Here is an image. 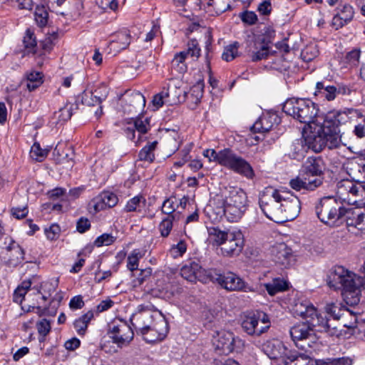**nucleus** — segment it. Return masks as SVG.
<instances>
[{"instance_id":"f257e3e1","label":"nucleus","mask_w":365,"mask_h":365,"mask_svg":"<svg viewBox=\"0 0 365 365\" xmlns=\"http://www.w3.org/2000/svg\"><path fill=\"white\" fill-rule=\"evenodd\" d=\"M210 207L216 219L225 216L230 222H236L244 215L247 207V196L240 187H225L210 200Z\"/></svg>"},{"instance_id":"f03ea898","label":"nucleus","mask_w":365,"mask_h":365,"mask_svg":"<svg viewBox=\"0 0 365 365\" xmlns=\"http://www.w3.org/2000/svg\"><path fill=\"white\" fill-rule=\"evenodd\" d=\"M363 277H359L344 267L337 266L330 269L327 282L330 288L341 290L346 304L355 306L360 302L361 287L365 289V262L361 268Z\"/></svg>"},{"instance_id":"7ed1b4c3","label":"nucleus","mask_w":365,"mask_h":365,"mask_svg":"<svg viewBox=\"0 0 365 365\" xmlns=\"http://www.w3.org/2000/svg\"><path fill=\"white\" fill-rule=\"evenodd\" d=\"M283 111L301 123L308 125L322 121L317 105L308 98H289L283 104Z\"/></svg>"},{"instance_id":"20e7f679","label":"nucleus","mask_w":365,"mask_h":365,"mask_svg":"<svg viewBox=\"0 0 365 365\" xmlns=\"http://www.w3.org/2000/svg\"><path fill=\"white\" fill-rule=\"evenodd\" d=\"M347 209L342 206L335 197L327 196L321 198L315 205L318 218L324 224L334 225L337 220L346 218Z\"/></svg>"},{"instance_id":"39448f33","label":"nucleus","mask_w":365,"mask_h":365,"mask_svg":"<svg viewBox=\"0 0 365 365\" xmlns=\"http://www.w3.org/2000/svg\"><path fill=\"white\" fill-rule=\"evenodd\" d=\"M281 195V190L267 189L259 200V207L264 215L277 223L284 222L281 200L277 196Z\"/></svg>"},{"instance_id":"423d86ee","label":"nucleus","mask_w":365,"mask_h":365,"mask_svg":"<svg viewBox=\"0 0 365 365\" xmlns=\"http://www.w3.org/2000/svg\"><path fill=\"white\" fill-rule=\"evenodd\" d=\"M218 163L235 173L245 176L247 179H252L255 172L251 165L241 156L237 155L235 151L230 148L220 150Z\"/></svg>"},{"instance_id":"0eeeda50","label":"nucleus","mask_w":365,"mask_h":365,"mask_svg":"<svg viewBox=\"0 0 365 365\" xmlns=\"http://www.w3.org/2000/svg\"><path fill=\"white\" fill-rule=\"evenodd\" d=\"M207 279L217 282L222 287L230 291L255 292L257 288L246 284L236 274L229 272L225 274L220 273L215 269H210L206 272Z\"/></svg>"},{"instance_id":"6e6552de","label":"nucleus","mask_w":365,"mask_h":365,"mask_svg":"<svg viewBox=\"0 0 365 365\" xmlns=\"http://www.w3.org/2000/svg\"><path fill=\"white\" fill-rule=\"evenodd\" d=\"M365 193V185L357 184L349 179L340 180L336 185V195L341 201L356 205Z\"/></svg>"},{"instance_id":"1a4fd4ad","label":"nucleus","mask_w":365,"mask_h":365,"mask_svg":"<svg viewBox=\"0 0 365 365\" xmlns=\"http://www.w3.org/2000/svg\"><path fill=\"white\" fill-rule=\"evenodd\" d=\"M289 334L295 346L306 352L316 342V335L309 322H302L291 327Z\"/></svg>"},{"instance_id":"9d476101","label":"nucleus","mask_w":365,"mask_h":365,"mask_svg":"<svg viewBox=\"0 0 365 365\" xmlns=\"http://www.w3.org/2000/svg\"><path fill=\"white\" fill-rule=\"evenodd\" d=\"M213 345L219 354L227 355L233 351H240L244 347V341L235 337L232 332L221 330L214 336Z\"/></svg>"},{"instance_id":"9b49d317","label":"nucleus","mask_w":365,"mask_h":365,"mask_svg":"<svg viewBox=\"0 0 365 365\" xmlns=\"http://www.w3.org/2000/svg\"><path fill=\"white\" fill-rule=\"evenodd\" d=\"M108 334L118 348L128 346L133 341L134 332L126 321L114 320L110 325Z\"/></svg>"},{"instance_id":"f8f14e48","label":"nucleus","mask_w":365,"mask_h":365,"mask_svg":"<svg viewBox=\"0 0 365 365\" xmlns=\"http://www.w3.org/2000/svg\"><path fill=\"white\" fill-rule=\"evenodd\" d=\"M119 101L123 111L128 114L140 113L145 106V98L136 91H126Z\"/></svg>"},{"instance_id":"ddd939ff","label":"nucleus","mask_w":365,"mask_h":365,"mask_svg":"<svg viewBox=\"0 0 365 365\" xmlns=\"http://www.w3.org/2000/svg\"><path fill=\"white\" fill-rule=\"evenodd\" d=\"M262 350L271 359L281 360L285 365H287L288 358H293L292 351L282 341L277 339L266 341L262 345Z\"/></svg>"},{"instance_id":"4468645a","label":"nucleus","mask_w":365,"mask_h":365,"mask_svg":"<svg viewBox=\"0 0 365 365\" xmlns=\"http://www.w3.org/2000/svg\"><path fill=\"white\" fill-rule=\"evenodd\" d=\"M277 197L281 200L284 222L294 220L301 210L299 199L294 194L285 190H281V195Z\"/></svg>"},{"instance_id":"2eb2a0df","label":"nucleus","mask_w":365,"mask_h":365,"mask_svg":"<svg viewBox=\"0 0 365 365\" xmlns=\"http://www.w3.org/2000/svg\"><path fill=\"white\" fill-rule=\"evenodd\" d=\"M187 56L198 58L200 56V48L198 42L195 39H191L187 44V48L175 55L171 61V67L179 73H183L187 71V67L185 63V59Z\"/></svg>"},{"instance_id":"dca6fc26","label":"nucleus","mask_w":365,"mask_h":365,"mask_svg":"<svg viewBox=\"0 0 365 365\" xmlns=\"http://www.w3.org/2000/svg\"><path fill=\"white\" fill-rule=\"evenodd\" d=\"M310 131L304 135V142L307 147L316 153L325 148L324 125L319 120L317 123L310 124Z\"/></svg>"},{"instance_id":"f3484780","label":"nucleus","mask_w":365,"mask_h":365,"mask_svg":"<svg viewBox=\"0 0 365 365\" xmlns=\"http://www.w3.org/2000/svg\"><path fill=\"white\" fill-rule=\"evenodd\" d=\"M168 332V324L161 314H157L155 322L144 334H138L148 343H154L163 340Z\"/></svg>"},{"instance_id":"a211bd4d","label":"nucleus","mask_w":365,"mask_h":365,"mask_svg":"<svg viewBox=\"0 0 365 365\" xmlns=\"http://www.w3.org/2000/svg\"><path fill=\"white\" fill-rule=\"evenodd\" d=\"M157 314L149 309H144L142 305L138 307V312L133 314L130 318L131 324L137 334H144L143 331L155 322Z\"/></svg>"},{"instance_id":"6ab92c4d","label":"nucleus","mask_w":365,"mask_h":365,"mask_svg":"<svg viewBox=\"0 0 365 365\" xmlns=\"http://www.w3.org/2000/svg\"><path fill=\"white\" fill-rule=\"evenodd\" d=\"M244 247V237L240 232H230L220 247L221 255L224 257L238 256Z\"/></svg>"},{"instance_id":"aec40b11","label":"nucleus","mask_w":365,"mask_h":365,"mask_svg":"<svg viewBox=\"0 0 365 365\" xmlns=\"http://www.w3.org/2000/svg\"><path fill=\"white\" fill-rule=\"evenodd\" d=\"M272 260L276 263L287 267L291 264L293 255L291 248L286 244L277 243L274 245L270 250Z\"/></svg>"},{"instance_id":"412c9836","label":"nucleus","mask_w":365,"mask_h":365,"mask_svg":"<svg viewBox=\"0 0 365 365\" xmlns=\"http://www.w3.org/2000/svg\"><path fill=\"white\" fill-rule=\"evenodd\" d=\"M118 202V197L115 194L109 191H103L95 197L89 205L93 208L96 212H98L106 208L113 207Z\"/></svg>"},{"instance_id":"4be33fe9","label":"nucleus","mask_w":365,"mask_h":365,"mask_svg":"<svg viewBox=\"0 0 365 365\" xmlns=\"http://www.w3.org/2000/svg\"><path fill=\"white\" fill-rule=\"evenodd\" d=\"M207 270L203 269L198 263L190 262L182 266L180 269V274L184 279L191 282L197 280L203 281L205 277L207 278L206 274Z\"/></svg>"},{"instance_id":"5701e85b","label":"nucleus","mask_w":365,"mask_h":365,"mask_svg":"<svg viewBox=\"0 0 365 365\" xmlns=\"http://www.w3.org/2000/svg\"><path fill=\"white\" fill-rule=\"evenodd\" d=\"M354 11L353 7L348 4L340 5L337 7V12L332 19V26L337 30L349 24L354 18Z\"/></svg>"},{"instance_id":"b1692460","label":"nucleus","mask_w":365,"mask_h":365,"mask_svg":"<svg viewBox=\"0 0 365 365\" xmlns=\"http://www.w3.org/2000/svg\"><path fill=\"white\" fill-rule=\"evenodd\" d=\"M279 123V118L275 113H266L260 116L251 128L254 133H264L272 129Z\"/></svg>"},{"instance_id":"393cba45","label":"nucleus","mask_w":365,"mask_h":365,"mask_svg":"<svg viewBox=\"0 0 365 365\" xmlns=\"http://www.w3.org/2000/svg\"><path fill=\"white\" fill-rule=\"evenodd\" d=\"M345 220L348 227H353L365 233V208L347 209Z\"/></svg>"},{"instance_id":"a878e982","label":"nucleus","mask_w":365,"mask_h":365,"mask_svg":"<svg viewBox=\"0 0 365 365\" xmlns=\"http://www.w3.org/2000/svg\"><path fill=\"white\" fill-rule=\"evenodd\" d=\"M108 93V91L107 87L104 85H102L96 89L94 92L86 91H83L81 101L83 104L88 106L98 105L101 104L102 101L106 98Z\"/></svg>"},{"instance_id":"bb28decb","label":"nucleus","mask_w":365,"mask_h":365,"mask_svg":"<svg viewBox=\"0 0 365 365\" xmlns=\"http://www.w3.org/2000/svg\"><path fill=\"white\" fill-rule=\"evenodd\" d=\"M242 328L249 335L259 336L267 331V326L260 327L255 314L246 316L242 322Z\"/></svg>"},{"instance_id":"cd10ccee","label":"nucleus","mask_w":365,"mask_h":365,"mask_svg":"<svg viewBox=\"0 0 365 365\" xmlns=\"http://www.w3.org/2000/svg\"><path fill=\"white\" fill-rule=\"evenodd\" d=\"M322 123L338 128V127L347 122L349 119L346 111L342 110H331L328 112L324 117H322Z\"/></svg>"},{"instance_id":"c85d7f7f","label":"nucleus","mask_w":365,"mask_h":365,"mask_svg":"<svg viewBox=\"0 0 365 365\" xmlns=\"http://www.w3.org/2000/svg\"><path fill=\"white\" fill-rule=\"evenodd\" d=\"M254 287L257 288L255 292H264V289H265L269 295L274 296L279 292L287 290L288 289V282L283 278L277 277L273 279L270 282Z\"/></svg>"},{"instance_id":"c756f323","label":"nucleus","mask_w":365,"mask_h":365,"mask_svg":"<svg viewBox=\"0 0 365 365\" xmlns=\"http://www.w3.org/2000/svg\"><path fill=\"white\" fill-rule=\"evenodd\" d=\"M346 170L352 179L351 181L364 185L365 182V165L354 161L349 162L346 164Z\"/></svg>"},{"instance_id":"7c9ffc66","label":"nucleus","mask_w":365,"mask_h":365,"mask_svg":"<svg viewBox=\"0 0 365 365\" xmlns=\"http://www.w3.org/2000/svg\"><path fill=\"white\" fill-rule=\"evenodd\" d=\"M293 312L296 316L307 319H313L316 315V309L312 303L307 300H298L293 307Z\"/></svg>"},{"instance_id":"2f4dec72","label":"nucleus","mask_w":365,"mask_h":365,"mask_svg":"<svg viewBox=\"0 0 365 365\" xmlns=\"http://www.w3.org/2000/svg\"><path fill=\"white\" fill-rule=\"evenodd\" d=\"M302 173L304 175H323L322 159L309 158L302 167Z\"/></svg>"},{"instance_id":"473e14b6","label":"nucleus","mask_w":365,"mask_h":365,"mask_svg":"<svg viewBox=\"0 0 365 365\" xmlns=\"http://www.w3.org/2000/svg\"><path fill=\"white\" fill-rule=\"evenodd\" d=\"M314 96L329 101H333L336 97V87L327 85L324 81L317 82Z\"/></svg>"},{"instance_id":"72a5a7b5","label":"nucleus","mask_w":365,"mask_h":365,"mask_svg":"<svg viewBox=\"0 0 365 365\" xmlns=\"http://www.w3.org/2000/svg\"><path fill=\"white\" fill-rule=\"evenodd\" d=\"M339 132L338 128L324 125L325 147H327L329 149H334L340 145L341 136Z\"/></svg>"},{"instance_id":"f704fd0d","label":"nucleus","mask_w":365,"mask_h":365,"mask_svg":"<svg viewBox=\"0 0 365 365\" xmlns=\"http://www.w3.org/2000/svg\"><path fill=\"white\" fill-rule=\"evenodd\" d=\"M10 263L16 265L21 263L24 259V251L17 243L11 240L9 245L6 247Z\"/></svg>"},{"instance_id":"c9c22d12","label":"nucleus","mask_w":365,"mask_h":365,"mask_svg":"<svg viewBox=\"0 0 365 365\" xmlns=\"http://www.w3.org/2000/svg\"><path fill=\"white\" fill-rule=\"evenodd\" d=\"M182 217L181 212L178 211L175 215L167 216L163 218L158 226L160 235L163 237H167L173 229L174 222L180 220Z\"/></svg>"},{"instance_id":"e433bc0d","label":"nucleus","mask_w":365,"mask_h":365,"mask_svg":"<svg viewBox=\"0 0 365 365\" xmlns=\"http://www.w3.org/2000/svg\"><path fill=\"white\" fill-rule=\"evenodd\" d=\"M253 43L255 50H252L251 48H249L248 51L252 52V60L253 61H257L265 58L269 53V48L267 45L259 41H252L250 43Z\"/></svg>"},{"instance_id":"4c0bfd02","label":"nucleus","mask_w":365,"mask_h":365,"mask_svg":"<svg viewBox=\"0 0 365 365\" xmlns=\"http://www.w3.org/2000/svg\"><path fill=\"white\" fill-rule=\"evenodd\" d=\"M230 232L221 230L217 227H210L208 229L209 240L212 245L221 247Z\"/></svg>"},{"instance_id":"58836bf2","label":"nucleus","mask_w":365,"mask_h":365,"mask_svg":"<svg viewBox=\"0 0 365 365\" xmlns=\"http://www.w3.org/2000/svg\"><path fill=\"white\" fill-rule=\"evenodd\" d=\"M310 325L312 327L318 326L320 331L328 332L330 334H334V331H331V319L327 318V316L323 317L321 314H318L316 312V315L313 316V319H310Z\"/></svg>"},{"instance_id":"ea45409f","label":"nucleus","mask_w":365,"mask_h":365,"mask_svg":"<svg viewBox=\"0 0 365 365\" xmlns=\"http://www.w3.org/2000/svg\"><path fill=\"white\" fill-rule=\"evenodd\" d=\"M158 141L148 143L139 152L138 158L141 161L152 163L155 160L154 151L156 149Z\"/></svg>"},{"instance_id":"a19ab883","label":"nucleus","mask_w":365,"mask_h":365,"mask_svg":"<svg viewBox=\"0 0 365 365\" xmlns=\"http://www.w3.org/2000/svg\"><path fill=\"white\" fill-rule=\"evenodd\" d=\"M93 317V312L92 311H88L74 322L73 326L78 334H85L88 324Z\"/></svg>"},{"instance_id":"79ce46f5","label":"nucleus","mask_w":365,"mask_h":365,"mask_svg":"<svg viewBox=\"0 0 365 365\" xmlns=\"http://www.w3.org/2000/svg\"><path fill=\"white\" fill-rule=\"evenodd\" d=\"M130 43V35L129 31L123 30L118 32L116 39L111 42V46L116 49L122 50L126 48Z\"/></svg>"},{"instance_id":"37998d69","label":"nucleus","mask_w":365,"mask_h":365,"mask_svg":"<svg viewBox=\"0 0 365 365\" xmlns=\"http://www.w3.org/2000/svg\"><path fill=\"white\" fill-rule=\"evenodd\" d=\"M292 355H293V358H288L287 364L289 363H294V365H314L315 364L317 365V364L319 363V361H315L312 358H311L307 354H299L295 350H293L292 351Z\"/></svg>"},{"instance_id":"c03bdc74","label":"nucleus","mask_w":365,"mask_h":365,"mask_svg":"<svg viewBox=\"0 0 365 365\" xmlns=\"http://www.w3.org/2000/svg\"><path fill=\"white\" fill-rule=\"evenodd\" d=\"M145 205V199L142 195H136L129 200L124 207L126 212H140Z\"/></svg>"},{"instance_id":"a18cd8bd","label":"nucleus","mask_w":365,"mask_h":365,"mask_svg":"<svg viewBox=\"0 0 365 365\" xmlns=\"http://www.w3.org/2000/svg\"><path fill=\"white\" fill-rule=\"evenodd\" d=\"M31 286V280H24L14 291L13 294V300L18 304H22L26 300L25 295Z\"/></svg>"},{"instance_id":"49530a36","label":"nucleus","mask_w":365,"mask_h":365,"mask_svg":"<svg viewBox=\"0 0 365 365\" xmlns=\"http://www.w3.org/2000/svg\"><path fill=\"white\" fill-rule=\"evenodd\" d=\"M43 74L38 71H33L27 75L26 87L29 91H34L43 83Z\"/></svg>"},{"instance_id":"de8ad7c7","label":"nucleus","mask_w":365,"mask_h":365,"mask_svg":"<svg viewBox=\"0 0 365 365\" xmlns=\"http://www.w3.org/2000/svg\"><path fill=\"white\" fill-rule=\"evenodd\" d=\"M161 210L168 216L175 215L178 212V199L174 196L167 198L164 200Z\"/></svg>"},{"instance_id":"09e8293b","label":"nucleus","mask_w":365,"mask_h":365,"mask_svg":"<svg viewBox=\"0 0 365 365\" xmlns=\"http://www.w3.org/2000/svg\"><path fill=\"white\" fill-rule=\"evenodd\" d=\"M61 3V1L58 0V5H60ZM62 3L66 4V5L69 4L70 6L66 9V11L61 12L60 14L61 15L71 16H77L80 15V11L82 8V4L80 1H72V2H66V1H63Z\"/></svg>"},{"instance_id":"8fccbe9b","label":"nucleus","mask_w":365,"mask_h":365,"mask_svg":"<svg viewBox=\"0 0 365 365\" xmlns=\"http://www.w3.org/2000/svg\"><path fill=\"white\" fill-rule=\"evenodd\" d=\"M73 106L72 104H66L60 108L58 112L54 113V118L57 119V123H63L68 120L73 114Z\"/></svg>"},{"instance_id":"3c124183","label":"nucleus","mask_w":365,"mask_h":365,"mask_svg":"<svg viewBox=\"0 0 365 365\" xmlns=\"http://www.w3.org/2000/svg\"><path fill=\"white\" fill-rule=\"evenodd\" d=\"M131 120L133 123L135 129L139 133V134H145L150 128V119L148 118H131Z\"/></svg>"},{"instance_id":"603ef678","label":"nucleus","mask_w":365,"mask_h":365,"mask_svg":"<svg viewBox=\"0 0 365 365\" xmlns=\"http://www.w3.org/2000/svg\"><path fill=\"white\" fill-rule=\"evenodd\" d=\"M143 254L138 250H134L128 257L127 267L130 271H134L138 269V262L143 257Z\"/></svg>"},{"instance_id":"864d4df0","label":"nucleus","mask_w":365,"mask_h":365,"mask_svg":"<svg viewBox=\"0 0 365 365\" xmlns=\"http://www.w3.org/2000/svg\"><path fill=\"white\" fill-rule=\"evenodd\" d=\"M169 89L170 87L168 88H163L161 92L154 96L152 103L156 110L159 109L165 103L168 102L167 98H169Z\"/></svg>"},{"instance_id":"5fc2aeb1","label":"nucleus","mask_w":365,"mask_h":365,"mask_svg":"<svg viewBox=\"0 0 365 365\" xmlns=\"http://www.w3.org/2000/svg\"><path fill=\"white\" fill-rule=\"evenodd\" d=\"M238 47L239 43L237 42L227 46L222 54V59L226 61H232L238 54Z\"/></svg>"},{"instance_id":"6e6d98bb","label":"nucleus","mask_w":365,"mask_h":365,"mask_svg":"<svg viewBox=\"0 0 365 365\" xmlns=\"http://www.w3.org/2000/svg\"><path fill=\"white\" fill-rule=\"evenodd\" d=\"M305 180L307 181V185L308 187V191H314L317 188L319 187L324 180L323 175H304Z\"/></svg>"},{"instance_id":"4d7b16f0","label":"nucleus","mask_w":365,"mask_h":365,"mask_svg":"<svg viewBox=\"0 0 365 365\" xmlns=\"http://www.w3.org/2000/svg\"><path fill=\"white\" fill-rule=\"evenodd\" d=\"M31 157L36 161L41 162L48 155V150L41 148L39 143H35L31 149Z\"/></svg>"},{"instance_id":"13d9d810","label":"nucleus","mask_w":365,"mask_h":365,"mask_svg":"<svg viewBox=\"0 0 365 365\" xmlns=\"http://www.w3.org/2000/svg\"><path fill=\"white\" fill-rule=\"evenodd\" d=\"M302 177H297L295 178L292 179L289 181V185L296 191L306 190L308 191V187L307 185V181L305 180V176L302 173L301 174Z\"/></svg>"},{"instance_id":"bf43d9fd","label":"nucleus","mask_w":365,"mask_h":365,"mask_svg":"<svg viewBox=\"0 0 365 365\" xmlns=\"http://www.w3.org/2000/svg\"><path fill=\"white\" fill-rule=\"evenodd\" d=\"M208 4L214 7L217 14H222L230 8L229 0H210Z\"/></svg>"},{"instance_id":"052dcab7","label":"nucleus","mask_w":365,"mask_h":365,"mask_svg":"<svg viewBox=\"0 0 365 365\" xmlns=\"http://www.w3.org/2000/svg\"><path fill=\"white\" fill-rule=\"evenodd\" d=\"M48 14L44 7H37L35 11V20L37 24L43 27L46 25Z\"/></svg>"},{"instance_id":"680f3d73","label":"nucleus","mask_w":365,"mask_h":365,"mask_svg":"<svg viewBox=\"0 0 365 365\" xmlns=\"http://www.w3.org/2000/svg\"><path fill=\"white\" fill-rule=\"evenodd\" d=\"M115 237L110 234L104 233L98 237L94 241L95 246L99 247L102 246H108L114 242Z\"/></svg>"},{"instance_id":"e2e57ef3","label":"nucleus","mask_w":365,"mask_h":365,"mask_svg":"<svg viewBox=\"0 0 365 365\" xmlns=\"http://www.w3.org/2000/svg\"><path fill=\"white\" fill-rule=\"evenodd\" d=\"M352 361L349 358H339L334 359H327V361H319L317 365H351Z\"/></svg>"},{"instance_id":"0e129e2a","label":"nucleus","mask_w":365,"mask_h":365,"mask_svg":"<svg viewBox=\"0 0 365 365\" xmlns=\"http://www.w3.org/2000/svg\"><path fill=\"white\" fill-rule=\"evenodd\" d=\"M327 314L330 317H332L334 320L339 319L340 318V309L339 306L335 303L327 304L324 307Z\"/></svg>"},{"instance_id":"69168bd1","label":"nucleus","mask_w":365,"mask_h":365,"mask_svg":"<svg viewBox=\"0 0 365 365\" xmlns=\"http://www.w3.org/2000/svg\"><path fill=\"white\" fill-rule=\"evenodd\" d=\"M23 41L26 48L34 49L36 46V40L34 37V34L29 29L26 30Z\"/></svg>"},{"instance_id":"338daca9","label":"nucleus","mask_w":365,"mask_h":365,"mask_svg":"<svg viewBox=\"0 0 365 365\" xmlns=\"http://www.w3.org/2000/svg\"><path fill=\"white\" fill-rule=\"evenodd\" d=\"M60 231V227L56 224H53L49 227L45 229V234L48 240H54L59 237Z\"/></svg>"},{"instance_id":"774afa93","label":"nucleus","mask_w":365,"mask_h":365,"mask_svg":"<svg viewBox=\"0 0 365 365\" xmlns=\"http://www.w3.org/2000/svg\"><path fill=\"white\" fill-rule=\"evenodd\" d=\"M191 94L195 96L196 99H200L203 96L204 92V81L203 80H199L192 88Z\"/></svg>"}]
</instances>
